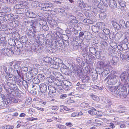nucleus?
I'll use <instances>...</instances> for the list:
<instances>
[{"label": "nucleus", "mask_w": 129, "mask_h": 129, "mask_svg": "<svg viewBox=\"0 0 129 129\" xmlns=\"http://www.w3.org/2000/svg\"><path fill=\"white\" fill-rule=\"evenodd\" d=\"M37 77L40 81H44L45 79L46 78L45 76L42 74H39Z\"/></svg>", "instance_id": "nucleus-45"}, {"label": "nucleus", "mask_w": 129, "mask_h": 129, "mask_svg": "<svg viewBox=\"0 0 129 129\" xmlns=\"http://www.w3.org/2000/svg\"><path fill=\"white\" fill-rule=\"evenodd\" d=\"M27 8H21V9H19L17 10L16 11V13L18 14H22L25 13L27 12V10H26V9Z\"/></svg>", "instance_id": "nucleus-35"}, {"label": "nucleus", "mask_w": 129, "mask_h": 129, "mask_svg": "<svg viewBox=\"0 0 129 129\" xmlns=\"http://www.w3.org/2000/svg\"><path fill=\"white\" fill-rule=\"evenodd\" d=\"M33 25L34 26L31 25V27L33 30V31L30 30L29 31L27 34L28 37L29 38H34L35 36V33H36L37 28L38 27V26H39V24L38 23L36 24L35 22H34Z\"/></svg>", "instance_id": "nucleus-4"}, {"label": "nucleus", "mask_w": 129, "mask_h": 129, "mask_svg": "<svg viewBox=\"0 0 129 129\" xmlns=\"http://www.w3.org/2000/svg\"><path fill=\"white\" fill-rule=\"evenodd\" d=\"M117 95V96H119L120 97H123L124 98H126L127 95L126 91L120 92L119 93V94H118Z\"/></svg>", "instance_id": "nucleus-39"}, {"label": "nucleus", "mask_w": 129, "mask_h": 129, "mask_svg": "<svg viewBox=\"0 0 129 129\" xmlns=\"http://www.w3.org/2000/svg\"><path fill=\"white\" fill-rule=\"evenodd\" d=\"M90 35V34L89 32L85 31L80 32L78 36L79 38L80 39H82L83 36H84V38L82 40L81 39L79 43L78 41V43L76 46H77V45H79L83 42L85 43L88 42L89 40L91 38Z\"/></svg>", "instance_id": "nucleus-1"}, {"label": "nucleus", "mask_w": 129, "mask_h": 129, "mask_svg": "<svg viewBox=\"0 0 129 129\" xmlns=\"http://www.w3.org/2000/svg\"><path fill=\"white\" fill-rule=\"evenodd\" d=\"M2 53L5 56H12L14 52L12 51V48H3L2 50Z\"/></svg>", "instance_id": "nucleus-8"}, {"label": "nucleus", "mask_w": 129, "mask_h": 129, "mask_svg": "<svg viewBox=\"0 0 129 129\" xmlns=\"http://www.w3.org/2000/svg\"><path fill=\"white\" fill-rule=\"evenodd\" d=\"M91 98L93 100L96 101H99L100 100L99 97L96 95H90Z\"/></svg>", "instance_id": "nucleus-50"}, {"label": "nucleus", "mask_w": 129, "mask_h": 129, "mask_svg": "<svg viewBox=\"0 0 129 129\" xmlns=\"http://www.w3.org/2000/svg\"><path fill=\"white\" fill-rule=\"evenodd\" d=\"M124 38L122 40L123 43H125L127 42L129 43V33L125 32L124 33Z\"/></svg>", "instance_id": "nucleus-23"}, {"label": "nucleus", "mask_w": 129, "mask_h": 129, "mask_svg": "<svg viewBox=\"0 0 129 129\" xmlns=\"http://www.w3.org/2000/svg\"><path fill=\"white\" fill-rule=\"evenodd\" d=\"M22 84L25 88L26 89L28 88V85L26 81L23 80L22 81Z\"/></svg>", "instance_id": "nucleus-58"}, {"label": "nucleus", "mask_w": 129, "mask_h": 129, "mask_svg": "<svg viewBox=\"0 0 129 129\" xmlns=\"http://www.w3.org/2000/svg\"><path fill=\"white\" fill-rule=\"evenodd\" d=\"M96 25L98 26L99 25V27H100V29H101L103 28H104L105 27V24L103 22H100L99 23H97Z\"/></svg>", "instance_id": "nucleus-51"}, {"label": "nucleus", "mask_w": 129, "mask_h": 129, "mask_svg": "<svg viewBox=\"0 0 129 129\" xmlns=\"http://www.w3.org/2000/svg\"><path fill=\"white\" fill-rule=\"evenodd\" d=\"M84 14L85 17L87 18L90 19L91 16V15L87 11L84 12Z\"/></svg>", "instance_id": "nucleus-59"}, {"label": "nucleus", "mask_w": 129, "mask_h": 129, "mask_svg": "<svg viewBox=\"0 0 129 129\" xmlns=\"http://www.w3.org/2000/svg\"><path fill=\"white\" fill-rule=\"evenodd\" d=\"M32 81L34 83L37 84L39 83L40 81L38 77H34Z\"/></svg>", "instance_id": "nucleus-47"}, {"label": "nucleus", "mask_w": 129, "mask_h": 129, "mask_svg": "<svg viewBox=\"0 0 129 129\" xmlns=\"http://www.w3.org/2000/svg\"><path fill=\"white\" fill-rule=\"evenodd\" d=\"M26 12V16L30 18H35L36 16V14L33 12H27V11Z\"/></svg>", "instance_id": "nucleus-34"}, {"label": "nucleus", "mask_w": 129, "mask_h": 129, "mask_svg": "<svg viewBox=\"0 0 129 129\" xmlns=\"http://www.w3.org/2000/svg\"><path fill=\"white\" fill-rule=\"evenodd\" d=\"M63 83H64L63 85H65L66 86H70L72 85L71 83L67 80L64 81Z\"/></svg>", "instance_id": "nucleus-56"}, {"label": "nucleus", "mask_w": 129, "mask_h": 129, "mask_svg": "<svg viewBox=\"0 0 129 129\" xmlns=\"http://www.w3.org/2000/svg\"><path fill=\"white\" fill-rule=\"evenodd\" d=\"M118 58L116 56L113 57L112 58V63L114 65H115L118 60Z\"/></svg>", "instance_id": "nucleus-54"}, {"label": "nucleus", "mask_w": 129, "mask_h": 129, "mask_svg": "<svg viewBox=\"0 0 129 129\" xmlns=\"http://www.w3.org/2000/svg\"><path fill=\"white\" fill-rule=\"evenodd\" d=\"M62 81L56 78V79L54 81V83L57 86H62Z\"/></svg>", "instance_id": "nucleus-41"}, {"label": "nucleus", "mask_w": 129, "mask_h": 129, "mask_svg": "<svg viewBox=\"0 0 129 129\" xmlns=\"http://www.w3.org/2000/svg\"><path fill=\"white\" fill-rule=\"evenodd\" d=\"M118 89L115 93L116 94H119V93L121 92H123L126 91V88L125 86L121 84H120L118 86Z\"/></svg>", "instance_id": "nucleus-14"}, {"label": "nucleus", "mask_w": 129, "mask_h": 129, "mask_svg": "<svg viewBox=\"0 0 129 129\" xmlns=\"http://www.w3.org/2000/svg\"><path fill=\"white\" fill-rule=\"evenodd\" d=\"M65 36V37L67 38L66 40L64 39V37H63V38L61 39L62 42V43H61V44L63 46H63H68L69 45V42L68 40H67V39L68 40L69 39V38L67 36Z\"/></svg>", "instance_id": "nucleus-22"}, {"label": "nucleus", "mask_w": 129, "mask_h": 129, "mask_svg": "<svg viewBox=\"0 0 129 129\" xmlns=\"http://www.w3.org/2000/svg\"><path fill=\"white\" fill-rule=\"evenodd\" d=\"M104 80L110 85H114L118 81L116 75L113 74L109 75Z\"/></svg>", "instance_id": "nucleus-2"}, {"label": "nucleus", "mask_w": 129, "mask_h": 129, "mask_svg": "<svg viewBox=\"0 0 129 129\" xmlns=\"http://www.w3.org/2000/svg\"><path fill=\"white\" fill-rule=\"evenodd\" d=\"M8 73L14 74L15 73V71L13 68L11 67H10L8 69Z\"/></svg>", "instance_id": "nucleus-60"}, {"label": "nucleus", "mask_w": 129, "mask_h": 129, "mask_svg": "<svg viewBox=\"0 0 129 129\" xmlns=\"http://www.w3.org/2000/svg\"><path fill=\"white\" fill-rule=\"evenodd\" d=\"M20 40L21 42L23 43H25L27 41L28 39L25 36H23L20 38Z\"/></svg>", "instance_id": "nucleus-44"}, {"label": "nucleus", "mask_w": 129, "mask_h": 129, "mask_svg": "<svg viewBox=\"0 0 129 129\" xmlns=\"http://www.w3.org/2000/svg\"><path fill=\"white\" fill-rule=\"evenodd\" d=\"M98 67L96 69V73L99 74H101V75L103 72V70L104 69V67H102L100 64L99 63H98Z\"/></svg>", "instance_id": "nucleus-20"}, {"label": "nucleus", "mask_w": 129, "mask_h": 129, "mask_svg": "<svg viewBox=\"0 0 129 129\" xmlns=\"http://www.w3.org/2000/svg\"><path fill=\"white\" fill-rule=\"evenodd\" d=\"M89 104L88 103H81L80 105V106L83 108H85V107H86L88 106Z\"/></svg>", "instance_id": "nucleus-63"}, {"label": "nucleus", "mask_w": 129, "mask_h": 129, "mask_svg": "<svg viewBox=\"0 0 129 129\" xmlns=\"http://www.w3.org/2000/svg\"><path fill=\"white\" fill-rule=\"evenodd\" d=\"M9 44L11 46H14L16 45V43L14 40L12 39H9L8 40Z\"/></svg>", "instance_id": "nucleus-43"}, {"label": "nucleus", "mask_w": 129, "mask_h": 129, "mask_svg": "<svg viewBox=\"0 0 129 129\" xmlns=\"http://www.w3.org/2000/svg\"><path fill=\"white\" fill-rule=\"evenodd\" d=\"M100 11L99 17L100 18L102 19H104L106 17V14L105 12L104 11L102 12L101 11Z\"/></svg>", "instance_id": "nucleus-30"}, {"label": "nucleus", "mask_w": 129, "mask_h": 129, "mask_svg": "<svg viewBox=\"0 0 129 129\" xmlns=\"http://www.w3.org/2000/svg\"><path fill=\"white\" fill-rule=\"evenodd\" d=\"M119 23L121 27L124 29L125 25V21L123 19H121L119 20Z\"/></svg>", "instance_id": "nucleus-49"}, {"label": "nucleus", "mask_w": 129, "mask_h": 129, "mask_svg": "<svg viewBox=\"0 0 129 129\" xmlns=\"http://www.w3.org/2000/svg\"><path fill=\"white\" fill-rule=\"evenodd\" d=\"M112 23L113 26L117 29H121V26L116 22L114 21H112Z\"/></svg>", "instance_id": "nucleus-29"}, {"label": "nucleus", "mask_w": 129, "mask_h": 129, "mask_svg": "<svg viewBox=\"0 0 129 129\" xmlns=\"http://www.w3.org/2000/svg\"><path fill=\"white\" fill-rule=\"evenodd\" d=\"M4 95L3 94L1 97H0V108L1 109H3L7 107L8 104L7 101V99H5L3 98Z\"/></svg>", "instance_id": "nucleus-7"}, {"label": "nucleus", "mask_w": 129, "mask_h": 129, "mask_svg": "<svg viewBox=\"0 0 129 129\" xmlns=\"http://www.w3.org/2000/svg\"><path fill=\"white\" fill-rule=\"evenodd\" d=\"M31 48V49L34 52H36L38 53L41 52L43 49L42 46L41 47L37 43V44L34 43L32 45Z\"/></svg>", "instance_id": "nucleus-6"}, {"label": "nucleus", "mask_w": 129, "mask_h": 129, "mask_svg": "<svg viewBox=\"0 0 129 129\" xmlns=\"http://www.w3.org/2000/svg\"><path fill=\"white\" fill-rule=\"evenodd\" d=\"M33 76V74L31 72H28L26 74V78L28 81L31 80Z\"/></svg>", "instance_id": "nucleus-38"}, {"label": "nucleus", "mask_w": 129, "mask_h": 129, "mask_svg": "<svg viewBox=\"0 0 129 129\" xmlns=\"http://www.w3.org/2000/svg\"><path fill=\"white\" fill-rule=\"evenodd\" d=\"M47 48L48 51L52 53H55L57 50V49L56 48L54 45H53V44L52 45L48 46Z\"/></svg>", "instance_id": "nucleus-25"}, {"label": "nucleus", "mask_w": 129, "mask_h": 129, "mask_svg": "<svg viewBox=\"0 0 129 129\" xmlns=\"http://www.w3.org/2000/svg\"><path fill=\"white\" fill-rule=\"evenodd\" d=\"M14 15L12 14H5L4 15L3 18V20L4 21H6L8 20L11 21L12 20V18L14 16Z\"/></svg>", "instance_id": "nucleus-15"}, {"label": "nucleus", "mask_w": 129, "mask_h": 129, "mask_svg": "<svg viewBox=\"0 0 129 129\" xmlns=\"http://www.w3.org/2000/svg\"><path fill=\"white\" fill-rule=\"evenodd\" d=\"M7 101L8 102V104L11 103H18V101L16 99V98L11 96H9L7 98Z\"/></svg>", "instance_id": "nucleus-24"}, {"label": "nucleus", "mask_w": 129, "mask_h": 129, "mask_svg": "<svg viewBox=\"0 0 129 129\" xmlns=\"http://www.w3.org/2000/svg\"><path fill=\"white\" fill-rule=\"evenodd\" d=\"M54 60H52V58L49 57H46L44 58L43 63H45V65H48L49 64L53 63Z\"/></svg>", "instance_id": "nucleus-18"}, {"label": "nucleus", "mask_w": 129, "mask_h": 129, "mask_svg": "<svg viewBox=\"0 0 129 129\" xmlns=\"http://www.w3.org/2000/svg\"><path fill=\"white\" fill-rule=\"evenodd\" d=\"M123 34V33L122 32H119L117 33L115 35V40L118 41L121 37Z\"/></svg>", "instance_id": "nucleus-28"}, {"label": "nucleus", "mask_w": 129, "mask_h": 129, "mask_svg": "<svg viewBox=\"0 0 129 129\" xmlns=\"http://www.w3.org/2000/svg\"><path fill=\"white\" fill-rule=\"evenodd\" d=\"M100 29V27L99 26L93 25L92 26V30L94 33H98Z\"/></svg>", "instance_id": "nucleus-31"}, {"label": "nucleus", "mask_w": 129, "mask_h": 129, "mask_svg": "<svg viewBox=\"0 0 129 129\" xmlns=\"http://www.w3.org/2000/svg\"><path fill=\"white\" fill-rule=\"evenodd\" d=\"M127 72L126 71H124L122 72L120 76V77L121 79V80L124 82L125 84V85H128L126 86V87L129 86L128 83L127 81L128 79V76L127 75Z\"/></svg>", "instance_id": "nucleus-9"}, {"label": "nucleus", "mask_w": 129, "mask_h": 129, "mask_svg": "<svg viewBox=\"0 0 129 129\" xmlns=\"http://www.w3.org/2000/svg\"><path fill=\"white\" fill-rule=\"evenodd\" d=\"M54 35L55 37V40H57L58 39H59V40H61L62 38L61 37V34L59 31H56L54 33Z\"/></svg>", "instance_id": "nucleus-26"}, {"label": "nucleus", "mask_w": 129, "mask_h": 129, "mask_svg": "<svg viewBox=\"0 0 129 129\" xmlns=\"http://www.w3.org/2000/svg\"><path fill=\"white\" fill-rule=\"evenodd\" d=\"M47 79L48 82L51 83L53 82L54 83V81L55 79H56V78H55L54 76H50L49 77H48L47 78Z\"/></svg>", "instance_id": "nucleus-40"}, {"label": "nucleus", "mask_w": 129, "mask_h": 129, "mask_svg": "<svg viewBox=\"0 0 129 129\" xmlns=\"http://www.w3.org/2000/svg\"><path fill=\"white\" fill-rule=\"evenodd\" d=\"M61 43H62L61 40H59V39H58L57 40H56L53 42L52 43L53 45H54L57 50L63 48Z\"/></svg>", "instance_id": "nucleus-10"}, {"label": "nucleus", "mask_w": 129, "mask_h": 129, "mask_svg": "<svg viewBox=\"0 0 129 129\" xmlns=\"http://www.w3.org/2000/svg\"><path fill=\"white\" fill-rule=\"evenodd\" d=\"M98 62L100 63L101 67H103L105 68H107L109 67L110 63L109 61L107 60L105 61H99Z\"/></svg>", "instance_id": "nucleus-16"}, {"label": "nucleus", "mask_w": 129, "mask_h": 129, "mask_svg": "<svg viewBox=\"0 0 129 129\" xmlns=\"http://www.w3.org/2000/svg\"><path fill=\"white\" fill-rule=\"evenodd\" d=\"M116 54L119 56H120L121 59L123 61H128L129 60V52H122L120 51H117Z\"/></svg>", "instance_id": "nucleus-3"}, {"label": "nucleus", "mask_w": 129, "mask_h": 129, "mask_svg": "<svg viewBox=\"0 0 129 129\" xmlns=\"http://www.w3.org/2000/svg\"><path fill=\"white\" fill-rule=\"evenodd\" d=\"M110 44L111 47L114 49L116 48L117 47V44L115 42H111Z\"/></svg>", "instance_id": "nucleus-57"}, {"label": "nucleus", "mask_w": 129, "mask_h": 129, "mask_svg": "<svg viewBox=\"0 0 129 129\" xmlns=\"http://www.w3.org/2000/svg\"><path fill=\"white\" fill-rule=\"evenodd\" d=\"M27 6L25 4V3L22 2L21 3L15 5L14 7V8L15 9L18 10L21 8H27Z\"/></svg>", "instance_id": "nucleus-12"}, {"label": "nucleus", "mask_w": 129, "mask_h": 129, "mask_svg": "<svg viewBox=\"0 0 129 129\" xmlns=\"http://www.w3.org/2000/svg\"><path fill=\"white\" fill-rule=\"evenodd\" d=\"M102 76L103 77H105L107 75L110 73V71L109 69L107 68H105L103 70Z\"/></svg>", "instance_id": "nucleus-36"}, {"label": "nucleus", "mask_w": 129, "mask_h": 129, "mask_svg": "<svg viewBox=\"0 0 129 129\" xmlns=\"http://www.w3.org/2000/svg\"><path fill=\"white\" fill-rule=\"evenodd\" d=\"M103 101L104 103L106 104L111 103L110 100L107 97L103 98Z\"/></svg>", "instance_id": "nucleus-53"}, {"label": "nucleus", "mask_w": 129, "mask_h": 129, "mask_svg": "<svg viewBox=\"0 0 129 129\" xmlns=\"http://www.w3.org/2000/svg\"><path fill=\"white\" fill-rule=\"evenodd\" d=\"M39 88L40 91L43 93H46L47 91V86L45 84H40L39 85Z\"/></svg>", "instance_id": "nucleus-17"}, {"label": "nucleus", "mask_w": 129, "mask_h": 129, "mask_svg": "<svg viewBox=\"0 0 129 129\" xmlns=\"http://www.w3.org/2000/svg\"><path fill=\"white\" fill-rule=\"evenodd\" d=\"M109 6L110 8L113 9L116 8L117 4L114 0H109Z\"/></svg>", "instance_id": "nucleus-21"}, {"label": "nucleus", "mask_w": 129, "mask_h": 129, "mask_svg": "<svg viewBox=\"0 0 129 129\" xmlns=\"http://www.w3.org/2000/svg\"><path fill=\"white\" fill-rule=\"evenodd\" d=\"M45 7H47L48 9L51 8L53 5L52 4L49 2H45Z\"/></svg>", "instance_id": "nucleus-52"}, {"label": "nucleus", "mask_w": 129, "mask_h": 129, "mask_svg": "<svg viewBox=\"0 0 129 129\" xmlns=\"http://www.w3.org/2000/svg\"><path fill=\"white\" fill-rule=\"evenodd\" d=\"M90 80V78L89 77L86 76L83 77L82 79V82L84 83H87Z\"/></svg>", "instance_id": "nucleus-55"}, {"label": "nucleus", "mask_w": 129, "mask_h": 129, "mask_svg": "<svg viewBox=\"0 0 129 129\" xmlns=\"http://www.w3.org/2000/svg\"><path fill=\"white\" fill-rule=\"evenodd\" d=\"M14 68L16 69L15 70L16 71V73H17L18 75L20 78L19 79L20 82H21L22 80H23V76H21L20 74V73L19 70L20 69V65L18 63H16L14 65Z\"/></svg>", "instance_id": "nucleus-11"}, {"label": "nucleus", "mask_w": 129, "mask_h": 129, "mask_svg": "<svg viewBox=\"0 0 129 129\" xmlns=\"http://www.w3.org/2000/svg\"><path fill=\"white\" fill-rule=\"evenodd\" d=\"M89 50L90 53L93 54L95 55L96 53V49L93 47H90L89 48Z\"/></svg>", "instance_id": "nucleus-42"}, {"label": "nucleus", "mask_w": 129, "mask_h": 129, "mask_svg": "<svg viewBox=\"0 0 129 129\" xmlns=\"http://www.w3.org/2000/svg\"><path fill=\"white\" fill-rule=\"evenodd\" d=\"M78 6L81 8L85 10H89L90 9V7L88 6V8H87L85 7H86V5H85L84 3H79Z\"/></svg>", "instance_id": "nucleus-33"}, {"label": "nucleus", "mask_w": 129, "mask_h": 129, "mask_svg": "<svg viewBox=\"0 0 129 129\" xmlns=\"http://www.w3.org/2000/svg\"><path fill=\"white\" fill-rule=\"evenodd\" d=\"M48 89L49 91V94L50 97H53L54 94L55 93L56 91V88L53 86L51 85L48 86Z\"/></svg>", "instance_id": "nucleus-13"}, {"label": "nucleus", "mask_w": 129, "mask_h": 129, "mask_svg": "<svg viewBox=\"0 0 129 129\" xmlns=\"http://www.w3.org/2000/svg\"><path fill=\"white\" fill-rule=\"evenodd\" d=\"M6 91L8 93H9L7 94V96H11V95H17L16 94V92H15L13 89L10 87V88H8L7 89H6Z\"/></svg>", "instance_id": "nucleus-19"}, {"label": "nucleus", "mask_w": 129, "mask_h": 129, "mask_svg": "<svg viewBox=\"0 0 129 129\" xmlns=\"http://www.w3.org/2000/svg\"><path fill=\"white\" fill-rule=\"evenodd\" d=\"M103 32L106 35H109L110 33V30L109 29L105 28L103 30Z\"/></svg>", "instance_id": "nucleus-64"}, {"label": "nucleus", "mask_w": 129, "mask_h": 129, "mask_svg": "<svg viewBox=\"0 0 129 129\" xmlns=\"http://www.w3.org/2000/svg\"><path fill=\"white\" fill-rule=\"evenodd\" d=\"M98 36L104 40L108 39L107 37L103 33H100L98 34Z\"/></svg>", "instance_id": "nucleus-37"}, {"label": "nucleus", "mask_w": 129, "mask_h": 129, "mask_svg": "<svg viewBox=\"0 0 129 129\" xmlns=\"http://www.w3.org/2000/svg\"><path fill=\"white\" fill-rule=\"evenodd\" d=\"M53 42V41H52L51 40H47L45 43L46 47L47 48L48 46L52 45Z\"/></svg>", "instance_id": "nucleus-46"}, {"label": "nucleus", "mask_w": 129, "mask_h": 129, "mask_svg": "<svg viewBox=\"0 0 129 129\" xmlns=\"http://www.w3.org/2000/svg\"><path fill=\"white\" fill-rule=\"evenodd\" d=\"M6 79L8 81L7 85L11 88H13V86L15 85L16 83L17 78L16 76H14V78H6Z\"/></svg>", "instance_id": "nucleus-5"}, {"label": "nucleus", "mask_w": 129, "mask_h": 129, "mask_svg": "<svg viewBox=\"0 0 129 129\" xmlns=\"http://www.w3.org/2000/svg\"><path fill=\"white\" fill-rule=\"evenodd\" d=\"M12 51H13L14 53L16 54H19L21 53L20 49L17 47H14L12 48Z\"/></svg>", "instance_id": "nucleus-32"}, {"label": "nucleus", "mask_w": 129, "mask_h": 129, "mask_svg": "<svg viewBox=\"0 0 129 129\" xmlns=\"http://www.w3.org/2000/svg\"><path fill=\"white\" fill-rule=\"evenodd\" d=\"M102 1L104 6L106 7H107L108 6L109 2L108 0H102Z\"/></svg>", "instance_id": "nucleus-62"}, {"label": "nucleus", "mask_w": 129, "mask_h": 129, "mask_svg": "<svg viewBox=\"0 0 129 129\" xmlns=\"http://www.w3.org/2000/svg\"><path fill=\"white\" fill-rule=\"evenodd\" d=\"M117 88V87L116 86H111L109 87V90L112 92H113V94L115 96H117V95L115 94V93L116 92Z\"/></svg>", "instance_id": "nucleus-27"}, {"label": "nucleus", "mask_w": 129, "mask_h": 129, "mask_svg": "<svg viewBox=\"0 0 129 129\" xmlns=\"http://www.w3.org/2000/svg\"><path fill=\"white\" fill-rule=\"evenodd\" d=\"M104 121L107 124L110 123L109 126L111 128H113L115 127V126L114 124L113 123H111L110 122V121L106 119H104Z\"/></svg>", "instance_id": "nucleus-48"}, {"label": "nucleus", "mask_w": 129, "mask_h": 129, "mask_svg": "<svg viewBox=\"0 0 129 129\" xmlns=\"http://www.w3.org/2000/svg\"><path fill=\"white\" fill-rule=\"evenodd\" d=\"M7 75V76H6L5 77L6 78H14V76H15L14 74L12 73H8L7 72V73H6Z\"/></svg>", "instance_id": "nucleus-61"}]
</instances>
